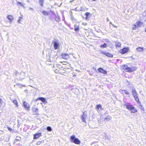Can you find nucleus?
<instances>
[{
  "mask_svg": "<svg viewBox=\"0 0 146 146\" xmlns=\"http://www.w3.org/2000/svg\"><path fill=\"white\" fill-rule=\"evenodd\" d=\"M128 48H124L120 50L119 52L122 54H124L128 51Z\"/></svg>",
  "mask_w": 146,
  "mask_h": 146,
  "instance_id": "1a4fd4ad",
  "label": "nucleus"
},
{
  "mask_svg": "<svg viewBox=\"0 0 146 146\" xmlns=\"http://www.w3.org/2000/svg\"><path fill=\"white\" fill-rule=\"evenodd\" d=\"M33 111L35 112V115L38 114V109L37 108H34L33 109Z\"/></svg>",
  "mask_w": 146,
  "mask_h": 146,
  "instance_id": "a211bd4d",
  "label": "nucleus"
},
{
  "mask_svg": "<svg viewBox=\"0 0 146 146\" xmlns=\"http://www.w3.org/2000/svg\"><path fill=\"white\" fill-rule=\"evenodd\" d=\"M98 70L101 73H103L105 74H106L107 73V72L106 70H104L103 68H99Z\"/></svg>",
  "mask_w": 146,
  "mask_h": 146,
  "instance_id": "4468645a",
  "label": "nucleus"
},
{
  "mask_svg": "<svg viewBox=\"0 0 146 146\" xmlns=\"http://www.w3.org/2000/svg\"><path fill=\"white\" fill-rule=\"evenodd\" d=\"M46 129L49 131H51L52 130L50 126H48L46 128Z\"/></svg>",
  "mask_w": 146,
  "mask_h": 146,
  "instance_id": "7c9ffc66",
  "label": "nucleus"
},
{
  "mask_svg": "<svg viewBox=\"0 0 146 146\" xmlns=\"http://www.w3.org/2000/svg\"><path fill=\"white\" fill-rule=\"evenodd\" d=\"M96 0H93V1H96Z\"/></svg>",
  "mask_w": 146,
  "mask_h": 146,
  "instance_id": "3c124183",
  "label": "nucleus"
},
{
  "mask_svg": "<svg viewBox=\"0 0 146 146\" xmlns=\"http://www.w3.org/2000/svg\"><path fill=\"white\" fill-rule=\"evenodd\" d=\"M78 29H79V27H77L76 28H75L74 29V31L76 32L77 31H78Z\"/></svg>",
  "mask_w": 146,
  "mask_h": 146,
  "instance_id": "72a5a7b5",
  "label": "nucleus"
},
{
  "mask_svg": "<svg viewBox=\"0 0 146 146\" xmlns=\"http://www.w3.org/2000/svg\"><path fill=\"white\" fill-rule=\"evenodd\" d=\"M27 91V90H25V91Z\"/></svg>",
  "mask_w": 146,
  "mask_h": 146,
  "instance_id": "5fc2aeb1",
  "label": "nucleus"
},
{
  "mask_svg": "<svg viewBox=\"0 0 146 146\" xmlns=\"http://www.w3.org/2000/svg\"><path fill=\"white\" fill-rule=\"evenodd\" d=\"M139 108L141 110L143 111H144L145 110L142 105H140L139 106Z\"/></svg>",
  "mask_w": 146,
  "mask_h": 146,
  "instance_id": "393cba45",
  "label": "nucleus"
},
{
  "mask_svg": "<svg viewBox=\"0 0 146 146\" xmlns=\"http://www.w3.org/2000/svg\"><path fill=\"white\" fill-rule=\"evenodd\" d=\"M137 51L139 52H141L143 50V47H139L136 49Z\"/></svg>",
  "mask_w": 146,
  "mask_h": 146,
  "instance_id": "f3484780",
  "label": "nucleus"
},
{
  "mask_svg": "<svg viewBox=\"0 0 146 146\" xmlns=\"http://www.w3.org/2000/svg\"><path fill=\"white\" fill-rule=\"evenodd\" d=\"M107 19L108 21H109V19L108 18H107Z\"/></svg>",
  "mask_w": 146,
  "mask_h": 146,
  "instance_id": "de8ad7c7",
  "label": "nucleus"
},
{
  "mask_svg": "<svg viewBox=\"0 0 146 146\" xmlns=\"http://www.w3.org/2000/svg\"><path fill=\"white\" fill-rule=\"evenodd\" d=\"M42 136L41 133H36L34 135V139H36Z\"/></svg>",
  "mask_w": 146,
  "mask_h": 146,
  "instance_id": "9b49d317",
  "label": "nucleus"
},
{
  "mask_svg": "<svg viewBox=\"0 0 146 146\" xmlns=\"http://www.w3.org/2000/svg\"><path fill=\"white\" fill-rule=\"evenodd\" d=\"M123 69L125 70H126V69L127 68L128 66L126 65H123Z\"/></svg>",
  "mask_w": 146,
  "mask_h": 146,
  "instance_id": "473e14b6",
  "label": "nucleus"
},
{
  "mask_svg": "<svg viewBox=\"0 0 146 146\" xmlns=\"http://www.w3.org/2000/svg\"><path fill=\"white\" fill-rule=\"evenodd\" d=\"M135 108L134 107V108L132 109V110H131L132 111H131V113H135L137 111V110L136 109H135Z\"/></svg>",
  "mask_w": 146,
  "mask_h": 146,
  "instance_id": "c756f323",
  "label": "nucleus"
},
{
  "mask_svg": "<svg viewBox=\"0 0 146 146\" xmlns=\"http://www.w3.org/2000/svg\"><path fill=\"white\" fill-rule=\"evenodd\" d=\"M7 18L11 22L13 20V17L11 15H8Z\"/></svg>",
  "mask_w": 146,
  "mask_h": 146,
  "instance_id": "412c9836",
  "label": "nucleus"
},
{
  "mask_svg": "<svg viewBox=\"0 0 146 146\" xmlns=\"http://www.w3.org/2000/svg\"><path fill=\"white\" fill-rule=\"evenodd\" d=\"M29 9V10H31V11H33V10H34L33 8H31V7H30Z\"/></svg>",
  "mask_w": 146,
  "mask_h": 146,
  "instance_id": "58836bf2",
  "label": "nucleus"
},
{
  "mask_svg": "<svg viewBox=\"0 0 146 146\" xmlns=\"http://www.w3.org/2000/svg\"><path fill=\"white\" fill-rule=\"evenodd\" d=\"M62 58L66 59L69 58V55L66 54H63L62 55Z\"/></svg>",
  "mask_w": 146,
  "mask_h": 146,
  "instance_id": "f8f14e48",
  "label": "nucleus"
},
{
  "mask_svg": "<svg viewBox=\"0 0 146 146\" xmlns=\"http://www.w3.org/2000/svg\"><path fill=\"white\" fill-rule=\"evenodd\" d=\"M119 91L121 94L123 95L124 94H125L128 95L129 94V93L128 92L127 90H119Z\"/></svg>",
  "mask_w": 146,
  "mask_h": 146,
  "instance_id": "9d476101",
  "label": "nucleus"
},
{
  "mask_svg": "<svg viewBox=\"0 0 146 146\" xmlns=\"http://www.w3.org/2000/svg\"><path fill=\"white\" fill-rule=\"evenodd\" d=\"M43 3L39 2L40 5L42 7L43 6Z\"/></svg>",
  "mask_w": 146,
  "mask_h": 146,
  "instance_id": "e433bc0d",
  "label": "nucleus"
},
{
  "mask_svg": "<svg viewBox=\"0 0 146 146\" xmlns=\"http://www.w3.org/2000/svg\"><path fill=\"white\" fill-rule=\"evenodd\" d=\"M14 72L16 74V75H17V74H18V72L16 70H15Z\"/></svg>",
  "mask_w": 146,
  "mask_h": 146,
  "instance_id": "4c0bfd02",
  "label": "nucleus"
},
{
  "mask_svg": "<svg viewBox=\"0 0 146 146\" xmlns=\"http://www.w3.org/2000/svg\"><path fill=\"white\" fill-rule=\"evenodd\" d=\"M52 43L54 44V48L55 49L58 48L60 46V44L58 41L56 40L53 41Z\"/></svg>",
  "mask_w": 146,
  "mask_h": 146,
  "instance_id": "7ed1b4c3",
  "label": "nucleus"
},
{
  "mask_svg": "<svg viewBox=\"0 0 146 146\" xmlns=\"http://www.w3.org/2000/svg\"><path fill=\"white\" fill-rule=\"evenodd\" d=\"M145 32H146V28L145 29Z\"/></svg>",
  "mask_w": 146,
  "mask_h": 146,
  "instance_id": "8fccbe9b",
  "label": "nucleus"
},
{
  "mask_svg": "<svg viewBox=\"0 0 146 146\" xmlns=\"http://www.w3.org/2000/svg\"><path fill=\"white\" fill-rule=\"evenodd\" d=\"M105 41H106V42H108L109 41V40L108 39H106L105 40Z\"/></svg>",
  "mask_w": 146,
  "mask_h": 146,
  "instance_id": "a18cd8bd",
  "label": "nucleus"
},
{
  "mask_svg": "<svg viewBox=\"0 0 146 146\" xmlns=\"http://www.w3.org/2000/svg\"><path fill=\"white\" fill-rule=\"evenodd\" d=\"M115 45L116 47H119L121 46V44L119 42H116L115 43Z\"/></svg>",
  "mask_w": 146,
  "mask_h": 146,
  "instance_id": "6ab92c4d",
  "label": "nucleus"
},
{
  "mask_svg": "<svg viewBox=\"0 0 146 146\" xmlns=\"http://www.w3.org/2000/svg\"><path fill=\"white\" fill-rule=\"evenodd\" d=\"M21 17H19V19L18 20L17 22L19 23H20V21L21 19H22L23 18L22 17H23V16L22 15H21Z\"/></svg>",
  "mask_w": 146,
  "mask_h": 146,
  "instance_id": "cd10ccee",
  "label": "nucleus"
},
{
  "mask_svg": "<svg viewBox=\"0 0 146 146\" xmlns=\"http://www.w3.org/2000/svg\"><path fill=\"white\" fill-rule=\"evenodd\" d=\"M145 16L146 17V13H145Z\"/></svg>",
  "mask_w": 146,
  "mask_h": 146,
  "instance_id": "603ef678",
  "label": "nucleus"
},
{
  "mask_svg": "<svg viewBox=\"0 0 146 146\" xmlns=\"http://www.w3.org/2000/svg\"><path fill=\"white\" fill-rule=\"evenodd\" d=\"M23 105L25 108L27 110H29L30 106L28 103L25 101H24L23 102Z\"/></svg>",
  "mask_w": 146,
  "mask_h": 146,
  "instance_id": "6e6552de",
  "label": "nucleus"
},
{
  "mask_svg": "<svg viewBox=\"0 0 146 146\" xmlns=\"http://www.w3.org/2000/svg\"><path fill=\"white\" fill-rule=\"evenodd\" d=\"M48 60H49V61H51V60H49V59H48Z\"/></svg>",
  "mask_w": 146,
  "mask_h": 146,
  "instance_id": "864d4df0",
  "label": "nucleus"
},
{
  "mask_svg": "<svg viewBox=\"0 0 146 146\" xmlns=\"http://www.w3.org/2000/svg\"><path fill=\"white\" fill-rule=\"evenodd\" d=\"M42 13L45 15H48V13L45 11H43L42 12Z\"/></svg>",
  "mask_w": 146,
  "mask_h": 146,
  "instance_id": "5701e85b",
  "label": "nucleus"
},
{
  "mask_svg": "<svg viewBox=\"0 0 146 146\" xmlns=\"http://www.w3.org/2000/svg\"><path fill=\"white\" fill-rule=\"evenodd\" d=\"M17 3L18 4H19V5H20V6H21L23 7H24V6L23 4L21 2H17Z\"/></svg>",
  "mask_w": 146,
  "mask_h": 146,
  "instance_id": "c85d7f7f",
  "label": "nucleus"
},
{
  "mask_svg": "<svg viewBox=\"0 0 146 146\" xmlns=\"http://www.w3.org/2000/svg\"><path fill=\"white\" fill-rule=\"evenodd\" d=\"M102 53L109 57H112L113 56V55L107 52H102Z\"/></svg>",
  "mask_w": 146,
  "mask_h": 146,
  "instance_id": "2eb2a0df",
  "label": "nucleus"
},
{
  "mask_svg": "<svg viewBox=\"0 0 146 146\" xmlns=\"http://www.w3.org/2000/svg\"><path fill=\"white\" fill-rule=\"evenodd\" d=\"M44 142V141H38L36 143V145H40L41 143H43Z\"/></svg>",
  "mask_w": 146,
  "mask_h": 146,
  "instance_id": "4be33fe9",
  "label": "nucleus"
},
{
  "mask_svg": "<svg viewBox=\"0 0 146 146\" xmlns=\"http://www.w3.org/2000/svg\"><path fill=\"white\" fill-rule=\"evenodd\" d=\"M87 117V113L84 111L83 115L81 116V119L83 122L86 123V120Z\"/></svg>",
  "mask_w": 146,
  "mask_h": 146,
  "instance_id": "0eeeda50",
  "label": "nucleus"
},
{
  "mask_svg": "<svg viewBox=\"0 0 146 146\" xmlns=\"http://www.w3.org/2000/svg\"><path fill=\"white\" fill-rule=\"evenodd\" d=\"M39 2L43 3V0H39Z\"/></svg>",
  "mask_w": 146,
  "mask_h": 146,
  "instance_id": "37998d69",
  "label": "nucleus"
},
{
  "mask_svg": "<svg viewBox=\"0 0 146 146\" xmlns=\"http://www.w3.org/2000/svg\"><path fill=\"white\" fill-rule=\"evenodd\" d=\"M90 14V13H88V12H87L86 13H85V15H86V20H87L88 19V16Z\"/></svg>",
  "mask_w": 146,
  "mask_h": 146,
  "instance_id": "bb28decb",
  "label": "nucleus"
},
{
  "mask_svg": "<svg viewBox=\"0 0 146 146\" xmlns=\"http://www.w3.org/2000/svg\"><path fill=\"white\" fill-rule=\"evenodd\" d=\"M124 105L126 107L127 109L129 110H132V109H133L134 108V107L130 105V104L128 103H125L124 104Z\"/></svg>",
  "mask_w": 146,
  "mask_h": 146,
  "instance_id": "39448f33",
  "label": "nucleus"
},
{
  "mask_svg": "<svg viewBox=\"0 0 146 146\" xmlns=\"http://www.w3.org/2000/svg\"><path fill=\"white\" fill-rule=\"evenodd\" d=\"M112 26L114 28H116L117 26H115V25H114V24H112Z\"/></svg>",
  "mask_w": 146,
  "mask_h": 146,
  "instance_id": "79ce46f5",
  "label": "nucleus"
},
{
  "mask_svg": "<svg viewBox=\"0 0 146 146\" xmlns=\"http://www.w3.org/2000/svg\"><path fill=\"white\" fill-rule=\"evenodd\" d=\"M71 20L73 21H74V18H73V16H72V17H71Z\"/></svg>",
  "mask_w": 146,
  "mask_h": 146,
  "instance_id": "a19ab883",
  "label": "nucleus"
},
{
  "mask_svg": "<svg viewBox=\"0 0 146 146\" xmlns=\"http://www.w3.org/2000/svg\"><path fill=\"white\" fill-rule=\"evenodd\" d=\"M96 109L99 113H101L103 110V109L102 108L101 105L100 104L96 106Z\"/></svg>",
  "mask_w": 146,
  "mask_h": 146,
  "instance_id": "20e7f679",
  "label": "nucleus"
},
{
  "mask_svg": "<svg viewBox=\"0 0 146 146\" xmlns=\"http://www.w3.org/2000/svg\"><path fill=\"white\" fill-rule=\"evenodd\" d=\"M37 100H41L43 103H47V102L46 100L44 98L42 97H40L38 98Z\"/></svg>",
  "mask_w": 146,
  "mask_h": 146,
  "instance_id": "ddd939ff",
  "label": "nucleus"
},
{
  "mask_svg": "<svg viewBox=\"0 0 146 146\" xmlns=\"http://www.w3.org/2000/svg\"><path fill=\"white\" fill-rule=\"evenodd\" d=\"M100 46L102 48H106L107 46V44L106 43H104L103 45Z\"/></svg>",
  "mask_w": 146,
  "mask_h": 146,
  "instance_id": "2f4dec72",
  "label": "nucleus"
},
{
  "mask_svg": "<svg viewBox=\"0 0 146 146\" xmlns=\"http://www.w3.org/2000/svg\"><path fill=\"white\" fill-rule=\"evenodd\" d=\"M132 93L135 101L137 102H139V100L138 98V95L137 94L135 89V88H134L133 89L132 91Z\"/></svg>",
  "mask_w": 146,
  "mask_h": 146,
  "instance_id": "f03ea898",
  "label": "nucleus"
},
{
  "mask_svg": "<svg viewBox=\"0 0 146 146\" xmlns=\"http://www.w3.org/2000/svg\"><path fill=\"white\" fill-rule=\"evenodd\" d=\"M131 72L133 71L136 70L137 69V67H133L131 68Z\"/></svg>",
  "mask_w": 146,
  "mask_h": 146,
  "instance_id": "a878e982",
  "label": "nucleus"
},
{
  "mask_svg": "<svg viewBox=\"0 0 146 146\" xmlns=\"http://www.w3.org/2000/svg\"><path fill=\"white\" fill-rule=\"evenodd\" d=\"M27 0V2L28 3H30V1H29V0Z\"/></svg>",
  "mask_w": 146,
  "mask_h": 146,
  "instance_id": "49530a36",
  "label": "nucleus"
},
{
  "mask_svg": "<svg viewBox=\"0 0 146 146\" xmlns=\"http://www.w3.org/2000/svg\"><path fill=\"white\" fill-rule=\"evenodd\" d=\"M110 119V117L109 115H108L104 118V121L106 122L107 121H109Z\"/></svg>",
  "mask_w": 146,
  "mask_h": 146,
  "instance_id": "dca6fc26",
  "label": "nucleus"
},
{
  "mask_svg": "<svg viewBox=\"0 0 146 146\" xmlns=\"http://www.w3.org/2000/svg\"><path fill=\"white\" fill-rule=\"evenodd\" d=\"M71 141L76 144H79L80 143V141L77 138H75V136L73 135L70 137Z\"/></svg>",
  "mask_w": 146,
  "mask_h": 146,
  "instance_id": "f257e3e1",
  "label": "nucleus"
},
{
  "mask_svg": "<svg viewBox=\"0 0 146 146\" xmlns=\"http://www.w3.org/2000/svg\"><path fill=\"white\" fill-rule=\"evenodd\" d=\"M3 100L1 99L0 98V103L1 104L3 103Z\"/></svg>",
  "mask_w": 146,
  "mask_h": 146,
  "instance_id": "ea45409f",
  "label": "nucleus"
},
{
  "mask_svg": "<svg viewBox=\"0 0 146 146\" xmlns=\"http://www.w3.org/2000/svg\"><path fill=\"white\" fill-rule=\"evenodd\" d=\"M110 24H111V25H112V24H112V23L111 22H110Z\"/></svg>",
  "mask_w": 146,
  "mask_h": 146,
  "instance_id": "09e8293b",
  "label": "nucleus"
},
{
  "mask_svg": "<svg viewBox=\"0 0 146 146\" xmlns=\"http://www.w3.org/2000/svg\"><path fill=\"white\" fill-rule=\"evenodd\" d=\"M13 103L16 106V107H18V102L16 100H13Z\"/></svg>",
  "mask_w": 146,
  "mask_h": 146,
  "instance_id": "aec40b11",
  "label": "nucleus"
},
{
  "mask_svg": "<svg viewBox=\"0 0 146 146\" xmlns=\"http://www.w3.org/2000/svg\"><path fill=\"white\" fill-rule=\"evenodd\" d=\"M131 68L128 67L125 71L127 72H131Z\"/></svg>",
  "mask_w": 146,
  "mask_h": 146,
  "instance_id": "b1692460",
  "label": "nucleus"
},
{
  "mask_svg": "<svg viewBox=\"0 0 146 146\" xmlns=\"http://www.w3.org/2000/svg\"><path fill=\"white\" fill-rule=\"evenodd\" d=\"M7 129H8V130L10 131H12L13 130L12 128L9 127H7Z\"/></svg>",
  "mask_w": 146,
  "mask_h": 146,
  "instance_id": "c9c22d12",
  "label": "nucleus"
},
{
  "mask_svg": "<svg viewBox=\"0 0 146 146\" xmlns=\"http://www.w3.org/2000/svg\"><path fill=\"white\" fill-rule=\"evenodd\" d=\"M74 27L75 28H76L77 27H78V26H77V25H74Z\"/></svg>",
  "mask_w": 146,
  "mask_h": 146,
  "instance_id": "c03bdc74",
  "label": "nucleus"
},
{
  "mask_svg": "<svg viewBox=\"0 0 146 146\" xmlns=\"http://www.w3.org/2000/svg\"><path fill=\"white\" fill-rule=\"evenodd\" d=\"M142 25V23L140 22H137L135 24L133 25L132 26V29L133 30H135L137 27L138 26H141Z\"/></svg>",
  "mask_w": 146,
  "mask_h": 146,
  "instance_id": "423d86ee",
  "label": "nucleus"
},
{
  "mask_svg": "<svg viewBox=\"0 0 146 146\" xmlns=\"http://www.w3.org/2000/svg\"><path fill=\"white\" fill-rule=\"evenodd\" d=\"M69 14L71 17H72V12L70 11L69 12Z\"/></svg>",
  "mask_w": 146,
  "mask_h": 146,
  "instance_id": "f704fd0d",
  "label": "nucleus"
}]
</instances>
